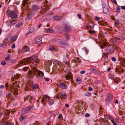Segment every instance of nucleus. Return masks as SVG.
I'll list each match as a JSON object with an SVG mask.
<instances>
[{
	"instance_id": "f257e3e1",
	"label": "nucleus",
	"mask_w": 125,
	"mask_h": 125,
	"mask_svg": "<svg viewBox=\"0 0 125 125\" xmlns=\"http://www.w3.org/2000/svg\"><path fill=\"white\" fill-rule=\"evenodd\" d=\"M39 62L40 60L38 58L37 56L34 55L30 58L25 59L24 62L21 61L20 63L18 64V65L21 66V65H25L26 62L28 63H32L33 65L37 66L39 63Z\"/></svg>"
},
{
	"instance_id": "f03ea898",
	"label": "nucleus",
	"mask_w": 125,
	"mask_h": 125,
	"mask_svg": "<svg viewBox=\"0 0 125 125\" xmlns=\"http://www.w3.org/2000/svg\"><path fill=\"white\" fill-rule=\"evenodd\" d=\"M31 67L32 71H30L29 72V74L34 75H36V76L39 78L41 79L43 78V73L41 71L38 70L35 66L31 65Z\"/></svg>"
},
{
	"instance_id": "7ed1b4c3",
	"label": "nucleus",
	"mask_w": 125,
	"mask_h": 125,
	"mask_svg": "<svg viewBox=\"0 0 125 125\" xmlns=\"http://www.w3.org/2000/svg\"><path fill=\"white\" fill-rule=\"evenodd\" d=\"M113 47V45H109V44H107L106 42H105L102 44L101 47L102 49L105 48L104 50V51L108 54H111L114 51Z\"/></svg>"
},
{
	"instance_id": "20e7f679",
	"label": "nucleus",
	"mask_w": 125,
	"mask_h": 125,
	"mask_svg": "<svg viewBox=\"0 0 125 125\" xmlns=\"http://www.w3.org/2000/svg\"><path fill=\"white\" fill-rule=\"evenodd\" d=\"M7 14L9 16L11 17V19L16 18L18 17L15 12L14 11H11L9 10H7Z\"/></svg>"
},
{
	"instance_id": "39448f33",
	"label": "nucleus",
	"mask_w": 125,
	"mask_h": 125,
	"mask_svg": "<svg viewBox=\"0 0 125 125\" xmlns=\"http://www.w3.org/2000/svg\"><path fill=\"white\" fill-rule=\"evenodd\" d=\"M113 99V96L112 95L108 94L107 97L105 100L106 104L107 105H108L110 101Z\"/></svg>"
},
{
	"instance_id": "423d86ee",
	"label": "nucleus",
	"mask_w": 125,
	"mask_h": 125,
	"mask_svg": "<svg viewBox=\"0 0 125 125\" xmlns=\"http://www.w3.org/2000/svg\"><path fill=\"white\" fill-rule=\"evenodd\" d=\"M64 31L67 32H69L72 30L70 26L66 24L64 26Z\"/></svg>"
},
{
	"instance_id": "0eeeda50",
	"label": "nucleus",
	"mask_w": 125,
	"mask_h": 125,
	"mask_svg": "<svg viewBox=\"0 0 125 125\" xmlns=\"http://www.w3.org/2000/svg\"><path fill=\"white\" fill-rule=\"evenodd\" d=\"M10 89L11 90V92H13V94L15 95H18L17 93L18 92V89L17 88H15L14 87L11 86L10 87Z\"/></svg>"
},
{
	"instance_id": "6e6552de",
	"label": "nucleus",
	"mask_w": 125,
	"mask_h": 125,
	"mask_svg": "<svg viewBox=\"0 0 125 125\" xmlns=\"http://www.w3.org/2000/svg\"><path fill=\"white\" fill-rule=\"evenodd\" d=\"M42 38L40 36L36 37V43L37 44H40L42 42Z\"/></svg>"
},
{
	"instance_id": "1a4fd4ad",
	"label": "nucleus",
	"mask_w": 125,
	"mask_h": 125,
	"mask_svg": "<svg viewBox=\"0 0 125 125\" xmlns=\"http://www.w3.org/2000/svg\"><path fill=\"white\" fill-rule=\"evenodd\" d=\"M30 50V49L29 47L25 46L23 47L21 50L22 52H28Z\"/></svg>"
},
{
	"instance_id": "9d476101",
	"label": "nucleus",
	"mask_w": 125,
	"mask_h": 125,
	"mask_svg": "<svg viewBox=\"0 0 125 125\" xmlns=\"http://www.w3.org/2000/svg\"><path fill=\"white\" fill-rule=\"evenodd\" d=\"M121 62H120L121 66L124 67H125V59L124 58H121Z\"/></svg>"
},
{
	"instance_id": "9b49d317",
	"label": "nucleus",
	"mask_w": 125,
	"mask_h": 125,
	"mask_svg": "<svg viewBox=\"0 0 125 125\" xmlns=\"http://www.w3.org/2000/svg\"><path fill=\"white\" fill-rule=\"evenodd\" d=\"M29 0H23L22 2V5L23 7H25L28 8V2Z\"/></svg>"
},
{
	"instance_id": "f8f14e48",
	"label": "nucleus",
	"mask_w": 125,
	"mask_h": 125,
	"mask_svg": "<svg viewBox=\"0 0 125 125\" xmlns=\"http://www.w3.org/2000/svg\"><path fill=\"white\" fill-rule=\"evenodd\" d=\"M61 88L63 89H66L67 87V85L63 83H61L59 85Z\"/></svg>"
},
{
	"instance_id": "ddd939ff",
	"label": "nucleus",
	"mask_w": 125,
	"mask_h": 125,
	"mask_svg": "<svg viewBox=\"0 0 125 125\" xmlns=\"http://www.w3.org/2000/svg\"><path fill=\"white\" fill-rule=\"evenodd\" d=\"M104 116L105 118L110 120L111 121L114 119L113 117L110 115H105Z\"/></svg>"
},
{
	"instance_id": "4468645a",
	"label": "nucleus",
	"mask_w": 125,
	"mask_h": 125,
	"mask_svg": "<svg viewBox=\"0 0 125 125\" xmlns=\"http://www.w3.org/2000/svg\"><path fill=\"white\" fill-rule=\"evenodd\" d=\"M94 24L92 22H90L88 23L87 27L90 29H93L94 27Z\"/></svg>"
},
{
	"instance_id": "2eb2a0df",
	"label": "nucleus",
	"mask_w": 125,
	"mask_h": 125,
	"mask_svg": "<svg viewBox=\"0 0 125 125\" xmlns=\"http://www.w3.org/2000/svg\"><path fill=\"white\" fill-rule=\"evenodd\" d=\"M45 32L47 33L53 32L54 31L51 28L46 29H45Z\"/></svg>"
},
{
	"instance_id": "dca6fc26",
	"label": "nucleus",
	"mask_w": 125,
	"mask_h": 125,
	"mask_svg": "<svg viewBox=\"0 0 125 125\" xmlns=\"http://www.w3.org/2000/svg\"><path fill=\"white\" fill-rule=\"evenodd\" d=\"M103 11L104 13L109 15L110 13V11L109 8H103Z\"/></svg>"
},
{
	"instance_id": "f3484780",
	"label": "nucleus",
	"mask_w": 125,
	"mask_h": 125,
	"mask_svg": "<svg viewBox=\"0 0 125 125\" xmlns=\"http://www.w3.org/2000/svg\"><path fill=\"white\" fill-rule=\"evenodd\" d=\"M60 44L62 46H66L67 44V42L64 40H62L61 41Z\"/></svg>"
},
{
	"instance_id": "a211bd4d",
	"label": "nucleus",
	"mask_w": 125,
	"mask_h": 125,
	"mask_svg": "<svg viewBox=\"0 0 125 125\" xmlns=\"http://www.w3.org/2000/svg\"><path fill=\"white\" fill-rule=\"evenodd\" d=\"M53 18L54 19L57 21L60 20L62 18V16H54Z\"/></svg>"
},
{
	"instance_id": "6ab92c4d",
	"label": "nucleus",
	"mask_w": 125,
	"mask_h": 125,
	"mask_svg": "<svg viewBox=\"0 0 125 125\" xmlns=\"http://www.w3.org/2000/svg\"><path fill=\"white\" fill-rule=\"evenodd\" d=\"M18 37V36L17 35H15L12 37L11 39V41L13 42H15L16 40Z\"/></svg>"
},
{
	"instance_id": "aec40b11",
	"label": "nucleus",
	"mask_w": 125,
	"mask_h": 125,
	"mask_svg": "<svg viewBox=\"0 0 125 125\" xmlns=\"http://www.w3.org/2000/svg\"><path fill=\"white\" fill-rule=\"evenodd\" d=\"M39 87L38 85L37 84H34L32 86V88L33 89H36Z\"/></svg>"
},
{
	"instance_id": "412c9836",
	"label": "nucleus",
	"mask_w": 125,
	"mask_h": 125,
	"mask_svg": "<svg viewBox=\"0 0 125 125\" xmlns=\"http://www.w3.org/2000/svg\"><path fill=\"white\" fill-rule=\"evenodd\" d=\"M61 96L62 98L65 99L67 97V95L65 92H62L61 93Z\"/></svg>"
},
{
	"instance_id": "4be33fe9",
	"label": "nucleus",
	"mask_w": 125,
	"mask_h": 125,
	"mask_svg": "<svg viewBox=\"0 0 125 125\" xmlns=\"http://www.w3.org/2000/svg\"><path fill=\"white\" fill-rule=\"evenodd\" d=\"M102 57L104 58V60H105L107 59L108 56L106 53H103Z\"/></svg>"
},
{
	"instance_id": "5701e85b",
	"label": "nucleus",
	"mask_w": 125,
	"mask_h": 125,
	"mask_svg": "<svg viewBox=\"0 0 125 125\" xmlns=\"http://www.w3.org/2000/svg\"><path fill=\"white\" fill-rule=\"evenodd\" d=\"M119 40L118 38H112L111 39V41L113 43H115L117 40V39Z\"/></svg>"
},
{
	"instance_id": "b1692460",
	"label": "nucleus",
	"mask_w": 125,
	"mask_h": 125,
	"mask_svg": "<svg viewBox=\"0 0 125 125\" xmlns=\"http://www.w3.org/2000/svg\"><path fill=\"white\" fill-rule=\"evenodd\" d=\"M93 73L95 74H97L99 75H101V73L100 72L97 71L95 69Z\"/></svg>"
},
{
	"instance_id": "393cba45",
	"label": "nucleus",
	"mask_w": 125,
	"mask_h": 125,
	"mask_svg": "<svg viewBox=\"0 0 125 125\" xmlns=\"http://www.w3.org/2000/svg\"><path fill=\"white\" fill-rule=\"evenodd\" d=\"M14 124L13 123H10L7 121L3 123V125H13Z\"/></svg>"
},
{
	"instance_id": "a878e982",
	"label": "nucleus",
	"mask_w": 125,
	"mask_h": 125,
	"mask_svg": "<svg viewBox=\"0 0 125 125\" xmlns=\"http://www.w3.org/2000/svg\"><path fill=\"white\" fill-rule=\"evenodd\" d=\"M115 25L116 26H117L119 24V21L117 19H115Z\"/></svg>"
},
{
	"instance_id": "bb28decb",
	"label": "nucleus",
	"mask_w": 125,
	"mask_h": 125,
	"mask_svg": "<svg viewBox=\"0 0 125 125\" xmlns=\"http://www.w3.org/2000/svg\"><path fill=\"white\" fill-rule=\"evenodd\" d=\"M84 94L85 96L88 97H90L92 95L91 93L88 92L85 93Z\"/></svg>"
},
{
	"instance_id": "cd10ccee",
	"label": "nucleus",
	"mask_w": 125,
	"mask_h": 125,
	"mask_svg": "<svg viewBox=\"0 0 125 125\" xmlns=\"http://www.w3.org/2000/svg\"><path fill=\"white\" fill-rule=\"evenodd\" d=\"M32 109V108L31 106H30L28 107L27 108L25 109V110L26 111H30Z\"/></svg>"
},
{
	"instance_id": "c85d7f7f",
	"label": "nucleus",
	"mask_w": 125,
	"mask_h": 125,
	"mask_svg": "<svg viewBox=\"0 0 125 125\" xmlns=\"http://www.w3.org/2000/svg\"><path fill=\"white\" fill-rule=\"evenodd\" d=\"M48 2V1L47 0H45L44 6L43 7H45L46 8H49L50 7V6L49 5H47V4Z\"/></svg>"
},
{
	"instance_id": "c756f323",
	"label": "nucleus",
	"mask_w": 125,
	"mask_h": 125,
	"mask_svg": "<svg viewBox=\"0 0 125 125\" xmlns=\"http://www.w3.org/2000/svg\"><path fill=\"white\" fill-rule=\"evenodd\" d=\"M29 9H28V8H25L23 10V11H22L21 13L22 14H23L24 13V12H26L28 13H29Z\"/></svg>"
},
{
	"instance_id": "7c9ffc66",
	"label": "nucleus",
	"mask_w": 125,
	"mask_h": 125,
	"mask_svg": "<svg viewBox=\"0 0 125 125\" xmlns=\"http://www.w3.org/2000/svg\"><path fill=\"white\" fill-rule=\"evenodd\" d=\"M22 25V23L21 22H20L18 23L15 25L16 27V28H19Z\"/></svg>"
},
{
	"instance_id": "2f4dec72",
	"label": "nucleus",
	"mask_w": 125,
	"mask_h": 125,
	"mask_svg": "<svg viewBox=\"0 0 125 125\" xmlns=\"http://www.w3.org/2000/svg\"><path fill=\"white\" fill-rule=\"evenodd\" d=\"M10 54H8L7 56L5 57V59L6 61H9L10 60Z\"/></svg>"
},
{
	"instance_id": "473e14b6",
	"label": "nucleus",
	"mask_w": 125,
	"mask_h": 125,
	"mask_svg": "<svg viewBox=\"0 0 125 125\" xmlns=\"http://www.w3.org/2000/svg\"><path fill=\"white\" fill-rule=\"evenodd\" d=\"M26 116L24 115H22L21 116L20 118V120L21 122H22L23 120L25 118Z\"/></svg>"
},
{
	"instance_id": "72a5a7b5",
	"label": "nucleus",
	"mask_w": 125,
	"mask_h": 125,
	"mask_svg": "<svg viewBox=\"0 0 125 125\" xmlns=\"http://www.w3.org/2000/svg\"><path fill=\"white\" fill-rule=\"evenodd\" d=\"M32 17V16L31 15H28L26 18V20L27 21L29 20Z\"/></svg>"
},
{
	"instance_id": "f704fd0d",
	"label": "nucleus",
	"mask_w": 125,
	"mask_h": 125,
	"mask_svg": "<svg viewBox=\"0 0 125 125\" xmlns=\"http://www.w3.org/2000/svg\"><path fill=\"white\" fill-rule=\"evenodd\" d=\"M48 103L50 105H51L54 103V102L53 100L51 99L49 101Z\"/></svg>"
},
{
	"instance_id": "c9c22d12",
	"label": "nucleus",
	"mask_w": 125,
	"mask_h": 125,
	"mask_svg": "<svg viewBox=\"0 0 125 125\" xmlns=\"http://www.w3.org/2000/svg\"><path fill=\"white\" fill-rule=\"evenodd\" d=\"M65 36L66 37V39L67 40H69L70 39V37L69 35L68 34H65Z\"/></svg>"
},
{
	"instance_id": "e433bc0d",
	"label": "nucleus",
	"mask_w": 125,
	"mask_h": 125,
	"mask_svg": "<svg viewBox=\"0 0 125 125\" xmlns=\"http://www.w3.org/2000/svg\"><path fill=\"white\" fill-rule=\"evenodd\" d=\"M20 76V75L18 74H17L14 76V77L15 79H18L19 78Z\"/></svg>"
},
{
	"instance_id": "4c0bfd02",
	"label": "nucleus",
	"mask_w": 125,
	"mask_h": 125,
	"mask_svg": "<svg viewBox=\"0 0 125 125\" xmlns=\"http://www.w3.org/2000/svg\"><path fill=\"white\" fill-rule=\"evenodd\" d=\"M118 114L120 115H124V113L122 111H118Z\"/></svg>"
},
{
	"instance_id": "58836bf2",
	"label": "nucleus",
	"mask_w": 125,
	"mask_h": 125,
	"mask_svg": "<svg viewBox=\"0 0 125 125\" xmlns=\"http://www.w3.org/2000/svg\"><path fill=\"white\" fill-rule=\"evenodd\" d=\"M101 25L104 26H106L108 25V24L106 22H102L101 23Z\"/></svg>"
},
{
	"instance_id": "ea45409f",
	"label": "nucleus",
	"mask_w": 125,
	"mask_h": 125,
	"mask_svg": "<svg viewBox=\"0 0 125 125\" xmlns=\"http://www.w3.org/2000/svg\"><path fill=\"white\" fill-rule=\"evenodd\" d=\"M47 8H42V10H41V12H43L44 11H46L47 10Z\"/></svg>"
},
{
	"instance_id": "a19ab883",
	"label": "nucleus",
	"mask_w": 125,
	"mask_h": 125,
	"mask_svg": "<svg viewBox=\"0 0 125 125\" xmlns=\"http://www.w3.org/2000/svg\"><path fill=\"white\" fill-rule=\"evenodd\" d=\"M114 122L117 123V124H119V120L117 118H116L115 121Z\"/></svg>"
},
{
	"instance_id": "79ce46f5",
	"label": "nucleus",
	"mask_w": 125,
	"mask_h": 125,
	"mask_svg": "<svg viewBox=\"0 0 125 125\" xmlns=\"http://www.w3.org/2000/svg\"><path fill=\"white\" fill-rule=\"evenodd\" d=\"M7 42H4L3 44V47H5L7 46Z\"/></svg>"
},
{
	"instance_id": "37998d69",
	"label": "nucleus",
	"mask_w": 125,
	"mask_h": 125,
	"mask_svg": "<svg viewBox=\"0 0 125 125\" xmlns=\"http://www.w3.org/2000/svg\"><path fill=\"white\" fill-rule=\"evenodd\" d=\"M90 33L92 34L94 33L95 32V31H93L92 30H90L88 31Z\"/></svg>"
},
{
	"instance_id": "c03bdc74",
	"label": "nucleus",
	"mask_w": 125,
	"mask_h": 125,
	"mask_svg": "<svg viewBox=\"0 0 125 125\" xmlns=\"http://www.w3.org/2000/svg\"><path fill=\"white\" fill-rule=\"evenodd\" d=\"M17 22V21L16 20H13L11 22V24L12 25H13L15 24Z\"/></svg>"
},
{
	"instance_id": "a18cd8bd",
	"label": "nucleus",
	"mask_w": 125,
	"mask_h": 125,
	"mask_svg": "<svg viewBox=\"0 0 125 125\" xmlns=\"http://www.w3.org/2000/svg\"><path fill=\"white\" fill-rule=\"evenodd\" d=\"M28 69V67H24L23 69L22 70L24 71H27Z\"/></svg>"
},
{
	"instance_id": "49530a36",
	"label": "nucleus",
	"mask_w": 125,
	"mask_h": 125,
	"mask_svg": "<svg viewBox=\"0 0 125 125\" xmlns=\"http://www.w3.org/2000/svg\"><path fill=\"white\" fill-rule=\"evenodd\" d=\"M107 6L105 3H103V8H105L107 7Z\"/></svg>"
},
{
	"instance_id": "de8ad7c7",
	"label": "nucleus",
	"mask_w": 125,
	"mask_h": 125,
	"mask_svg": "<svg viewBox=\"0 0 125 125\" xmlns=\"http://www.w3.org/2000/svg\"><path fill=\"white\" fill-rule=\"evenodd\" d=\"M113 49H114V50H115V49H118V46H116L115 45H114L113 47Z\"/></svg>"
},
{
	"instance_id": "09e8293b",
	"label": "nucleus",
	"mask_w": 125,
	"mask_h": 125,
	"mask_svg": "<svg viewBox=\"0 0 125 125\" xmlns=\"http://www.w3.org/2000/svg\"><path fill=\"white\" fill-rule=\"evenodd\" d=\"M95 69L93 67H91L90 68V70L93 73Z\"/></svg>"
},
{
	"instance_id": "8fccbe9b",
	"label": "nucleus",
	"mask_w": 125,
	"mask_h": 125,
	"mask_svg": "<svg viewBox=\"0 0 125 125\" xmlns=\"http://www.w3.org/2000/svg\"><path fill=\"white\" fill-rule=\"evenodd\" d=\"M83 50L85 51L86 54L88 53L87 50V48H83Z\"/></svg>"
},
{
	"instance_id": "3c124183",
	"label": "nucleus",
	"mask_w": 125,
	"mask_h": 125,
	"mask_svg": "<svg viewBox=\"0 0 125 125\" xmlns=\"http://www.w3.org/2000/svg\"><path fill=\"white\" fill-rule=\"evenodd\" d=\"M120 8H116V11L117 13L120 12Z\"/></svg>"
},
{
	"instance_id": "603ef678",
	"label": "nucleus",
	"mask_w": 125,
	"mask_h": 125,
	"mask_svg": "<svg viewBox=\"0 0 125 125\" xmlns=\"http://www.w3.org/2000/svg\"><path fill=\"white\" fill-rule=\"evenodd\" d=\"M71 77V76L69 74H67L66 76V77L67 79H68Z\"/></svg>"
},
{
	"instance_id": "864d4df0",
	"label": "nucleus",
	"mask_w": 125,
	"mask_h": 125,
	"mask_svg": "<svg viewBox=\"0 0 125 125\" xmlns=\"http://www.w3.org/2000/svg\"><path fill=\"white\" fill-rule=\"evenodd\" d=\"M112 60L114 62H115L116 61V58L115 57H112L111 58Z\"/></svg>"
},
{
	"instance_id": "5fc2aeb1",
	"label": "nucleus",
	"mask_w": 125,
	"mask_h": 125,
	"mask_svg": "<svg viewBox=\"0 0 125 125\" xmlns=\"http://www.w3.org/2000/svg\"><path fill=\"white\" fill-rule=\"evenodd\" d=\"M6 64L5 61H2L1 62V64L3 65H5Z\"/></svg>"
},
{
	"instance_id": "6e6d98bb",
	"label": "nucleus",
	"mask_w": 125,
	"mask_h": 125,
	"mask_svg": "<svg viewBox=\"0 0 125 125\" xmlns=\"http://www.w3.org/2000/svg\"><path fill=\"white\" fill-rule=\"evenodd\" d=\"M93 90V88L91 87H88V91H91Z\"/></svg>"
},
{
	"instance_id": "4d7b16f0",
	"label": "nucleus",
	"mask_w": 125,
	"mask_h": 125,
	"mask_svg": "<svg viewBox=\"0 0 125 125\" xmlns=\"http://www.w3.org/2000/svg\"><path fill=\"white\" fill-rule=\"evenodd\" d=\"M15 47V43H14L11 46V48L12 49H13Z\"/></svg>"
},
{
	"instance_id": "13d9d810",
	"label": "nucleus",
	"mask_w": 125,
	"mask_h": 125,
	"mask_svg": "<svg viewBox=\"0 0 125 125\" xmlns=\"http://www.w3.org/2000/svg\"><path fill=\"white\" fill-rule=\"evenodd\" d=\"M7 95L11 97H12V95L11 94L8 93L7 94Z\"/></svg>"
},
{
	"instance_id": "bf43d9fd",
	"label": "nucleus",
	"mask_w": 125,
	"mask_h": 125,
	"mask_svg": "<svg viewBox=\"0 0 125 125\" xmlns=\"http://www.w3.org/2000/svg\"><path fill=\"white\" fill-rule=\"evenodd\" d=\"M111 122L113 123L114 125H117V124L113 120H112V121H111Z\"/></svg>"
},
{
	"instance_id": "052dcab7",
	"label": "nucleus",
	"mask_w": 125,
	"mask_h": 125,
	"mask_svg": "<svg viewBox=\"0 0 125 125\" xmlns=\"http://www.w3.org/2000/svg\"><path fill=\"white\" fill-rule=\"evenodd\" d=\"M37 7H38L36 5H35L33 4L31 6V8H35Z\"/></svg>"
},
{
	"instance_id": "680f3d73",
	"label": "nucleus",
	"mask_w": 125,
	"mask_h": 125,
	"mask_svg": "<svg viewBox=\"0 0 125 125\" xmlns=\"http://www.w3.org/2000/svg\"><path fill=\"white\" fill-rule=\"evenodd\" d=\"M62 117V114H60L59 115V116L58 117V118L59 119H60Z\"/></svg>"
},
{
	"instance_id": "e2e57ef3",
	"label": "nucleus",
	"mask_w": 125,
	"mask_h": 125,
	"mask_svg": "<svg viewBox=\"0 0 125 125\" xmlns=\"http://www.w3.org/2000/svg\"><path fill=\"white\" fill-rule=\"evenodd\" d=\"M77 16L79 19H81V18L82 16L80 14H77Z\"/></svg>"
},
{
	"instance_id": "0e129e2a",
	"label": "nucleus",
	"mask_w": 125,
	"mask_h": 125,
	"mask_svg": "<svg viewBox=\"0 0 125 125\" xmlns=\"http://www.w3.org/2000/svg\"><path fill=\"white\" fill-rule=\"evenodd\" d=\"M90 115L88 113H86L85 115V116L86 117H89L90 116Z\"/></svg>"
},
{
	"instance_id": "69168bd1",
	"label": "nucleus",
	"mask_w": 125,
	"mask_h": 125,
	"mask_svg": "<svg viewBox=\"0 0 125 125\" xmlns=\"http://www.w3.org/2000/svg\"><path fill=\"white\" fill-rule=\"evenodd\" d=\"M77 83H78L79 84L81 82V80H79L78 79H77L76 80Z\"/></svg>"
},
{
	"instance_id": "338daca9",
	"label": "nucleus",
	"mask_w": 125,
	"mask_h": 125,
	"mask_svg": "<svg viewBox=\"0 0 125 125\" xmlns=\"http://www.w3.org/2000/svg\"><path fill=\"white\" fill-rule=\"evenodd\" d=\"M49 49L51 51H52L54 49V48L53 47L50 46L49 47Z\"/></svg>"
},
{
	"instance_id": "774afa93",
	"label": "nucleus",
	"mask_w": 125,
	"mask_h": 125,
	"mask_svg": "<svg viewBox=\"0 0 125 125\" xmlns=\"http://www.w3.org/2000/svg\"><path fill=\"white\" fill-rule=\"evenodd\" d=\"M85 71H82L80 72V73L81 74H83L85 73Z\"/></svg>"
}]
</instances>
